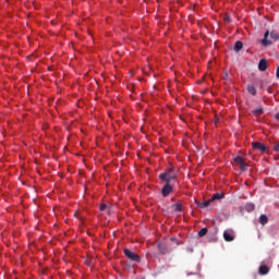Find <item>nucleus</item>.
<instances>
[{"instance_id":"ddd939ff","label":"nucleus","mask_w":279,"mask_h":279,"mask_svg":"<svg viewBox=\"0 0 279 279\" xmlns=\"http://www.w3.org/2000/svg\"><path fill=\"white\" fill-rule=\"evenodd\" d=\"M223 197H225L223 193H221V194L220 193H216V194L213 195L210 202H215L216 199H223Z\"/></svg>"},{"instance_id":"0eeeda50","label":"nucleus","mask_w":279,"mask_h":279,"mask_svg":"<svg viewBox=\"0 0 279 279\" xmlns=\"http://www.w3.org/2000/svg\"><path fill=\"white\" fill-rule=\"evenodd\" d=\"M258 274L260 276H267V274H269V266L267 265L259 266Z\"/></svg>"},{"instance_id":"aec40b11","label":"nucleus","mask_w":279,"mask_h":279,"mask_svg":"<svg viewBox=\"0 0 279 279\" xmlns=\"http://www.w3.org/2000/svg\"><path fill=\"white\" fill-rule=\"evenodd\" d=\"M270 38H271L272 40H279V35H278L277 33H275V32H271V33H270Z\"/></svg>"},{"instance_id":"423d86ee","label":"nucleus","mask_w":279,"mask_h":279,"mask_svg":"<svg viewBox=\"0 0 279 279\" xmlns=\"http://www.w3.org/2000/svg\"><path fill=\"white\" fill-rule=\"evenodd\" d=\"M268 38H269V31L265 33L264 38L262 39V45L264 47H269V45H271V40H269Z\"/></svg>"},{"instance_id":"20e7f679","label":"nucleus","mask_w":279,"mask_h":279,"mask_svg":"<svg viewBox=\"0 0 279 279\" xmlns=\"http://www.w3.org/2000/svg\"><path fill=\"white\" fill-rule=\"evenodd\" d=\"M223 239H225V241H227V242H232V241H234V239H236V235L234 234V230H232V229H227V230L223 232Z\"/></svg>"},{"instance_id":"b1692460","label":"nucleus","mask_w":279,"mask_h":279,"mask_svg":"<svg viewBox=\"0 0 279 279\" xmlns=\"http://www.w3.org/2000/svg\"><path fill=\"white\" fill-rule=\"evenodd\" d=\"M225 21H227V23H230V17H229V16H226V17H225Z\"/></svg>"},{"instance_id":"a878e982","label":"nucleus","mask_w":279,"mask_h":279,"mask_svg":"<svg viewBox=\"0 0 279 279\" xmlns=\"http://www.w3.org/2000/svg\"><path fill=\"white\" fill-rule=\"evenodd\" d=\"M106 210H107V215H110L111 213L110 207H108Z\"/></svg>"},{"instance_id":"f257e3e1","label":"nucleus","mask_w":279,"mask_h":279,"mask_svg":"<svg viewBox=\"0 0 279 279\" xmlns=\"http://www.w3.org/2000/svg\"><path fill=\"white\" fill-rule=\"evenodd\" d=\"M159 180L161 182L171 183V180H178V172L175 171V167L171 166L167 168L161 174H159Z\"/></svg>"},{"instance_id":"412c9836","label":"nucleus","mask_w":279,"mask_h":279,"mask_svg":"<svg viewBox=\"0 0 279 279\" xmlns=\"http://www.w3.org/2000/svg\"><path fill=\"white\" fill-rule=\"evenodd\" d=\"M240 169L241 171H245V169H247V165L245 161L242 165H240Z\"/></svg>"},{"instance_id":"f03ea898","label":"nucleus","mask_w":279,"mask_h":279,"mask_svg":"<svg viewBox=\"0 0 279 279\" xmlns=\"http://www.w3.org/2000/svg\"><path fill=\"white\" fill-rule=\"evenodd\" d=\"M124 256L129 258V260H133V263H141V256L138 254L130 251L129 248H124Z\"/></svg>"},{"instance_id":"6ab92c4d","label":"nucleus","mask_w":279,"mask_h":279,"mask_svg":"<svg viewBox=\"0 0 279 279\" xmlns=\"http://www.w3.org/2000/svg\"><path fill=\"white\" fill-rule=\"evenodd\" d=\"M208 234V229L203 228L202 230L198 231V236H206Z\"/></svg>"},{"instance_id":"a211bd4d","label":"nucleus","mask_w":279,"mask_h":279,"mask_svg":"<svg viewBox=\"0 0 279 279\" xmlns=\"http://www.w3.org/2000/svg\"><path fill=\"white\" fill-rule=\"evenodd\" d=\"M234 162H236V165H243L245 161H243V157L241 156H238V157H234Z\"/></svg>"},{"instance_id":"9b49d317","label":"nucleus","mask_w":279,"mask_h":279,"mask_svg":"<svg viewBox=\"0 0 279 279\" xmlns=\"http://www.w3.org/2000/svg\"><path fill=\"white\" fill-rule=\"evenodd\" d=\"M210 202L211 201H206L203 203L196 202V206H198V208H208V206H210Z\"/></svg>"},{"instance_id":"1a4fd4ad","label":"nucleus","mask_w":279,"mask_h":279,"mask_svg":"<svg viewBox=\"0 0 279 279\" xmlns=\"http://www.w3.org/2000/svg\"><path fill=\"white\" fill-rule=\"evenodd\" d=\"M172 208L174 213H182V210H184V206L180 202H177L175 204H173Z\"/></svg>"},{"instance_id":"2eb2a0df","label":"nucleus","mask_w":279,"mask_h":279,"mask_svg":"<svg viewBox=\"0 0 279 279\" xmlns=\"http://www.w3.org/2000/svg\"><path fill=\"white\" fill-rule=\"evenodd\" d=\"M158 250L160 252V254H167V245L162 244V243H159L158 244Z\"/></svg>"},{"instance_id":"f8f14e48","label":"nucleus","mask_w":279,"mask_h":279,"mask_svg":"<svg viewBox=\"0 0 279 279\" xmlns=\"http://www.w3.org/2000/svg\"><path fill=\"white\" fill-rule=\"evenodd\" d=\"M246 90H247V93H250V95H253V97H255V95H256V87H254V85H248L246 87Z\"/></svg>"},{"instance_id":"4468645a","label":"nucleus","mask_w":279,"mask_h":279,"mask_svg":"<svg viewBox=\"0 0 279 279\" xmlns=\"http://www.w3.org/2000/svg\"><path fill=\"white\" fill-rule=\"evenodd\" d=\"M244 208H245V210H246L247 213H252V211H254V208H256V207H255V205H254L253 203H247V204L244 206Z\"/></svg>"},{"instance_id":"6e6552de","label":"nucleus","mask_w":279,"mask_h":279,"mask_svg":"<svg viewBox=\"0 0 279 279\" xmlns=\"http://www.w3.org/2000/svg\"><path fill=\"white\" fill-rule=\"evenodd\" d=\"M267 66H269V64L267 63L266 59H260L259 63H258V69L260 71H267Z\"/></svg>"},{"instance_id":"dca6fc26","label":"nucleus","mask_w":279,"mask_h":279,"mask_svg":"<svg viewBox=\"0 0 279 279\" xmlns=\"http://www.w3.org/2000/svg\"><path fill=\"white\" fill-rule=\"evenodd\" d=\"M243 49V41H236L234 45V51L239 52Z\"/></svg>"},{"instance_id":"4be33fe9","label":"nucleus","mask_w":279,"mask_h":279,"mask_svg":"<svg viewBox=\"0 0 279 279\" xmlns=\"http://www.w3.org/2000/svg\"><path fill=\"white\" fill-rule=\"evenodd\" d=\"M108 208H109V207H108L105 203H102V204L100 205V207H99V209L102 210V211H104V210H108Z\"/></svg>"},{"instance_id":"f3484780","label":"nucleus","mask_w":279,"mask_h":279,"mask_svg":"<svg viewBox=\"0 0 279 279\" xmlns=\"http://www.w3.org/2000/svg\"><path fill=\"white\" fill-rule=\"evenodd\" d=\"M267 221H269V218H267V215H262L259 217V223H262V226H265V223H267Z\"/></svg>"},{"instance_id":"7ed1b4c3","label":"nucleus","mask_w":279,"mask_h":279,"mask_svg":"<svg viewBox=\"0 0 279 279\" xmlns=\"http://www.w3.org/2000/svg\"><path fill=\"white\" fill-rule=\"evenodd\" d=\"M173 193V185L171 183L166 182L163 187L161 189V195L162 197H169V194Z\"/></svg>"},{"instance_id":"bb28decb","label":"nucleus","mask_w":279,"mask_h":279,"mask_svg":"<svg viewBox=\"0 0 279 279\" xmlns=\"http://www.w3.org/2000/svg\"><path fill=\"white\" fill-rule=\"evenodd\" d=\"M276 119L277 121H279V112L276 114Z\"/></svg>"},{"instance_id":"39448f33","label":"nucleus","mask_w":279,"mask_h":279,"mask_svg":"<svg viewBox=\"0 0 279 279\" xmlns=\"http://www.w3.org/2000/svg\"><path fill=\"white\" fill-rule=\"evenodd\" d=\"M252 147L253 149H257L262 154H265V151H267V146H265V144H262L260 142H253Z\"/></svg>"},{"instance_id":"9d476101","label":"nucleus","mask_w":279,"mask_h":279,"mask_svg":"<svg viewBox=\"0 0 279 279\" xmlns=\"http://www.w3.org/2000/svg\"><path fill=\"white\" fill-rule=\"evenodd\" d=\"M263 112H265V109L263 107H259V108L252 111L254 117H260V114H263Z\"/></svg>"},{"instance_id":"5701e85b","label":"nucleus","mask_w":279,"mask_h":279,"mask_svg":"<svg viewBox=\"0 0 279 279\" xmlns=\"http://www.w3.org/2000/svg\"><path fill=\"white\" fill-rule=\"evenodd\" d=\"M274 149L279 154V144H275Z\"/></svg>"},{"instance_id":"393cba45","label":"nucleus","mask_w":279,"mask_h":279,"mask_svg":"<svg viewBox=\"0 0 279 279\" xmlns=\"http://www.w3.org/2000/svg\"><path fill=\"white\" fill-rule=\"evenodd\" d=\"M277 77L279 78V65L277 68V73H276Z\"/></svg>"}]
</instances>
